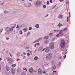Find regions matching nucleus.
<instances>
[{
    "label": "nucleus",
    "mask_w": 75,
    "mask_h": 75,
    "mask_svg": "<svg viewBox=\"0 0 75 75\" xmlns=\"http://www.w3.org/2000/svg\"><path fill=\"white\" fill-rule=\"evenodd\" d=\"M66 45V42L64 41V40H62L61 41L60 43V47L62 48H64L65 47V45Z\"/></svg>",
    "instance_id": "1"
},
{
    "label": "nucleus",
    "mask_w": 75,
    "mask_h": 75,
    "mask_svg": "<svg viewBox=\"0 0 75 75\" xmlns=\"http://www.w3.org/2000/svg\"><path fill=\"white\" fill-rule=\"evenodd\" d=\"M52 55L51 53H48L46 57V59L47 60H50L51 59V58H52Z\"/></svg>",
    "instance_id": "2"
},
{
    "label": "nucleus",
    "mask_w": 75,
    "mask_h": 75,
    "mask_svg": "<svg viewBox=\"0 0 75 75\" xmlns=\"http://www.w3.org/2000/svg\"><path fill=\"white\" fill-rule=\"evenodd\" d=\"M50 48L51 50H52V49H54V43H51L50 44Z\"/></svg>",
    "instance_id": "3"
},
{
    "label": "nucleus",
    "mask_w": 75,
    "mask_h": 75,
    "mask_svg": "<svg viewBox=\"0 0 75 75\" xmlns=\"http://www.w3.org/2000/svg\"><path fill=\"white\" fill-rule=\"evenodd\" d=\"M38 73L39 74H42L43 73L42 70L41 69H38Z\"/></svg>",
    "instance_id": "4"
},
{
    "label": "nucleus",
    "mask_w": 75,
    "mask_h": 75,
    "mask_svg": "<svg viewBox=\"0 0 75 75\" xmlns=\"http://www.w3.org/2000/svg\"><path fill=\"white\" fill-rule=\"evenodd\" d=\"M34 72V69L33 68H30L29 69V72L30 73H33Z\"/></svg>",
    "instance_id": "5"
},
{
    "label": "nucleus",
    "mask_w": 75,
    "mask_h": 75,
    "mask_svg": "<svg viewBox=\"0 0 75 75\" xmlns=\"http://www.w3.org/2000/svg\"><path fill=\"white\" fill-rule=\"evenodd\" d=\"M11 72L12 74H15V72H16V71L15 70V69L13 68L11 69Z\"/></svg>",
    "instance_id": "6"
},
{
    "label": "nucleus",
    "mask_w": 75,
    "mask_h": 75,
    "mask_svg": "<svg viewBox=\"0 0 75 75\" xmlns=\"http://www.w3.org/2000/svg\"><path fill=\"white\" fill-rule=\"evenodd\" d=\"M63 33V30H60L59 32V34H61V36H62V35H64V33Z\"/></svg>",
    "instance_id": "7"
},
{
    "label": "nucleus",
    "mask_w": 75,
    "mask_h": 75,
    "mask_svg": "<svg viewBox=\"0 0 75 75\" xmlns=\"http://www.w3.org/2000/svg\"><path fill=\"white\" fill-rule=\"evenodd\" d=\"M56 68H57L56 66L55 65H54L52 67V71H54V70L56 69Z\"/></svg>",
    "instance_id": "8"
},
{
    "label": "nucleus",
    "mask_w": 75,
    "mask_h": 75,
    "mask_svg": "<svg viewBox=\"0 0 75 75\" xmlns=\"http://www.w3.org/2000/svg\"><path fill=\"white\" fill-rule=\"evenodd\" d=\"M50 51V48L49 47H47L45 49V51L46 52H48Z\"/></svg>",
    "instance_id": "9"
},
{
    "label": "nucleus",
    "mask_w": 75,
    "mask_h": 75,
    "mask_svg": "<svg viewBox=\"0 0 75 75\" xmlns=\"http://www.w3.org/2000/svg\"><path fill=\"white\" fill-rule=\"evenodd\" d=\"M28 53L27 54V55L28 56H29V55H31V54H32L33 53V52L31 51H29L28 52Z\"/></svg>",
    "instance_id": "10"
},
{
    "label": "nucleus",
    "mask_w": 75,
    "mask_h": 75,
    "mask_svg": "<svg viewBox=\"0 0 75 75\" xmlns=\"http://www.w3.org/2000/svg\"><path fill=\"white\" fill-rule=\"evenodd\" d=\"M6 70L8 71H10V68H9V67H8V66H6Z\"/></svg>",
    "instance_id": "11"
},
{
    "label": "nucleus",
    "mask_w": 75,
    "mask_h": 75,
    "mask_svg": "<svg viewBox=\"0 0 75 75\" xmlns=\"http://www.w3.org/2000/svg\"><path fill=\"white\" fill-rule=\"evenodd\" d=\"M6 59H7V61H11V60H12L11 58H10L9 57H7L6 58Z\"/></svg>",
    "instance_id": "12"
},
{
    "label": "nucleus",
    "mask_w": 75,
    "mask_h": 75,
    "mask_svg": "<svg viewBox=\"0 0 75 75\" xmlns=\"http://www.w3.org/2000/svg\"><path fill=\"white\" fill-rule=\"evenodd\" d=\"M63 15H60L58 17V18H62L63 17Z\"/></svg>",
    "instance_id": "13"
},
{
    "label": "nucleus",
    "mask_w": 75,
    "mask_h": 75,
    "mask_svg": "<svg viewBox=\"0 0 75 75\" xmlns=\"http://www.w3.org/2000/svg\"><path fill=\"white\" fill-rule=\"evenodd\" d=\"M48 40H45V42H44V43L45 44H47L48 43Z\"/></svg>",
    "instance_id": "14"
},
{
    "label": "nucleus",
    "mask_w": 75,
    "mask_h": 75,
    "mask_svg": "<svg viewBox=\"0 0 75 75\" xmlns=\"http://www.w3.org/2000/svg\"><path fill=\"white\" fill-rule=\"evenodd\" d=\"M28 30H27V28H25L24 29H23V31L24 32H26V31H27Z\"/></svg>",
    "instance_id": "15"
},
{
    "label": "nucleus",
    "mask_w": 75,
    "mask_h": 75,
    "mask_svg": "<svg viewBox=\"0 0 75 75\" xmlns=\"http://www.w3.org/2000/svg\"><path fill=\"white\" fill-rule=\"evenodd\" d=\"M17 72H19V73L20 72H21V69H17Z\"/></svg>",
    "instance_id": "16"
},
{
    "label": "nucleus",
    "mask_w": 75,
    "mask_h": 75,
    "mask_svg": "<svg viewBox=\"0 0 75 75\" xmlns=\"http://www.w3.org/2000/svg\"><path fill=\"white\" fill-rule=\"evenodd\" d=\"M48 38H49V37H48V36H46V37H44V39L45 40H46L47 39H48Z\"/></svg>",
    "instance_id": "17"
},
{
    "label": "nucleus",
    "mask_w": 75,
    "mask_h": 75,
    "mask_svg": "<svg viewBox=\"0 0 75 75\" xmlns=\"http://www.w3.org/2000/svg\"><path fill=\"white\" fill-rule=\"evenodd\" d=\"M35 26L36 27V28H39V25L38 24H37L36 25H35Z\"/></svg>",
    "instance_id": "18"
},
{
    "label": "nucleus",
    "mask_w": 75,
    "mask_h": 75,
    "mask_svg": "<svg viewBox=\"0 0 75 75\" xmlns=\"http://www.w3.org/2000/svg\"><path fill=\"white\" fill-rule=\"evenodd\" d=\"M10 30V28H6V31H8V30Z\"/></svg>",
    "instance_id": "19"
},
{
    "label": "nucleus",
    "mask_w": 75,
    "mask_h": 75,
    "mask_svg": "<svg viewBox=\"0 0 75 75\" xmlns=\"http://www.w3.org/2000/svg\"><path fill=\"white\" fill-rule=\"evenodd\" d=\"M20 52H18L17 54V57H18V56H20Z\"/></svg>",
    "instance_id": "20"
},
{
    "label": "nucleus",
    "mask_w": 75,
    "mask_h": 75,
    "mask_svg": "<svg viewBox=\"0 0 75 75\" xmlns=\"http://www.w3.org/2000/svg\"><path fill=\"white\" fill-rule=\"evenodd\" d=\"M42 39H40L39 40H38L36 41H35L36 42H39L40 40H41Z\"/></svg>",
    "instance_id": "21"
},
{
    "label": "nucleus",
    "mask_w": 75,
    "mask_h": 75,
    "mask_svg": "<svg viewBox=\"0 0 75 75\" xmlns=\"http://www.w3.org/2000/svg\"><path fill=\"white\" fill-rule=\"evenodd\" d=\"M59 27H60V26H62V24H61L60 23H59V24L58 25Z\"/></svg>",
    "instance_id": "22"
},
{
    "label": "nucleus",
    "mask_w": 75,
    "mask_h": 75,
    "mask_svg": "<svg viewBox=\"0 0 75 75\" xmlns=\"http://www.w3.org/2000/svg\"><path fill=\"white\" fill-rule=\"evenodd\" d=\"M22 75H25V73L24 72H22L21 73Z\"/></svg>",
    "instance_id": "23"
},
{
    "label": "nucleus",
    "mask_w": 75,
    "mask_h": 75,
    "mask_svg": "<svg viewBox=\"0 0 75 75\" xmlns=\"http://www.w3.org/2000/svg\"><path fill=\"white\" fill-rule=\"evenodd\" d=\"M34 59L35 60H37V59H38V57H35L34 58Z\"/></svg>",
    "instance_id": "24"
},
{
    "label": "nucleus",
    "mask_w": 75,
    "mask_h": 75,
    "mask_svg": "<svg viewBox=\"0 0 75 75\" xmlns=\"http://www.w3.org/2000/svg\"><path fill=\"white\" fill-rule=\"evenodd\" d=\"M52 35H53V33H50L49 34V35L50 36H52Z\"/></svg>",
    "instance_id": "25"
},
{
    "label": "nucleus",
    "mask_w": 75,
    "mask_h": 75,
    "mask_svg": "<svg viewBox=\"0 0 75 75\" xmlns=\"http://www.w3.org/2000/svg\"><path fill=\"white\" fill-rule=\"evenodd\" d=\"M16 64H13L12 65V67H16Z\"/></svg>",
    "instance_id": "26"
},
{
    "label": "nucleus",
    "mask_w": 75,
    "mask_h": 75,
    "mask_svg": "<svg viewBox=\"0 0 75 75\" xmlns=\"http://www.w3.org/2000/svg\"><path fill=\"white\" fill-rule=\"evenodd\" d=\"M67 30V28H64V29L63 31H66V30Z\"/></svg>",
    "instance_id": "27"
},
{
    "label": "nucleus",
    "mask_w": 75,
    "mask_h": 75,
    "mask_svg": "<svg viewBox=\"0 0 75 75\" xmlns=\"http://www.w3.org/2000/svg\"><path fill=\"white\" fill-rule=\"evenodd\" d=\"M28 5L29 6H27L28 7H30V6H31V4L29 3L28 4Z\"/></svg>",
    "instance_id": "28"
},
{
    "label": "nucleus",
    "mask_w": 75,
    "mask_h": 75,
    "mask_svg": "<svg viewBox=\"0 0 75 75\" xmlns=\"http://www.w3.org/2000/svg\"><path fill=\"white\" fill-rule=\"evenodd\" d=\"M9 33V31H7L6 33V34H8Z\"/></svg>",
    "instance_id": "29"
},
{
    "label": "nucleus",
    "mask_w": 75,
    "mask_h": 75,
    "mask_svg": "<svg viewBox=\"0 0 75 75\" xmlns=\"http://www.w3.org/2000/svg\"><path fill=\"white\" fill-rule=\"evenodd\" d=\"M68 20H69V16H68L67 18V22H68Z\"/></svg>",
    "instance_id": "30"
},
{
    "label": "nucleus",
    "mask_w": 75,
    "mask_h": 75,
    "mask_svg": "<svg viewBox=\"0 0 75 75\" xmlns=\"http://www.w3.org/2000/svg\"><path fill=\"white\" fill-rule=\"evenodd\" d=\"M20 33L21 34H23V32L21 30H20Z\"/></svg>",
    "instance_id": "31"
},
{
    "label": "nucleus",
    "mask_w": 75,
    "mask_h": 75,
    "mask_svg": "<svg viewBox=\"0 0 75 75\" xmlns=\"http://www.w3.org/2000/svg\"><path fill=\"white\" fill-rule=\"evenodd\" d=\"M13 28H14V27H13V28H10V31H12V30H13Z\"/></svg>",
    "instance_id": "32"
},
{
    "label": "nucleus",
    "mask_w": 75,
    "mask_h": 75,
    "mask_svg": "<svg viewBox=\"0 0 75 75\" xmlns=\"http://www.w3.org/2000/svg\"><path fill=\"white\" fill-rule=\"evenodd\" d=\"M43 8H46V6H45V5H43Z\"/></svg>",
    "instance_id": "33"
},
{
    "label": "nucleus",
    "mask_w": 75,
    "mask_h": 75,
    "mask_svg": "<svg viewBox=\"0 0 75 75\" xmlns=\"http://www.w3.org/2000/svg\"><path fill=\"white\" fill-rule=\"evenodd\" d=\"M20 27V26L18 25H17V27H16V28H19Z\"/></svg>",
    "instance_id": "34"
},
{
    "label": "nucleus",
    "mask_w": 75,
    "mask_h": 75,
    "mask_svg": "<svg viewBox=\"0 0 75 75\" xmlns=\"http://www.w3.org/2000/svg\"><path fill=\"white\" fill-rule=\"evenodd\" d=\"M54 31H55V32H58V31H59V30H54Z\"/></svg>",
    "instance_id": "35"
},
{
    "label": "nucleus",
    "mask_w": 75,
    "mask_h": 75,
    "mask_svg": "<svg viewBox=\"0 0 75 75\" xmlns=\"http://www.w3.org/2000/svg\"><path fill=\"white\" fill-rule=\"evenodd\" d=\"M62 56H60V57H59V59H62Z\"/></svg>",
    "instance_id": "36"
},
{
    "label": "nucleus",
    "mask_w": 75,
    "mask_h": 75,
    "mask_svg": "<svg viewBox=\"0 0 75 75\" xmlns=\"http://www.w3.org/2000/svg\"><path fill=\"white\" fill-rule=\"evenodd\" d=\"M32 29V28L30 27L29 28V30H31Z\"/></svg>",
    "instance_id": "37"
},
{
    "label": "nucleus",
    "mask_w": 75,
    "mask_h": 75,
    "mask_svg": "<svg viewBox=\"0 0 75 75\" xmlns=\"http://www.w3.org/2000/svg\"><path fill=\"white\" fill-rule=\"evenodd\" d=\"M45 66H46V67H47V66H48V64H45Z\"/></svg>",
    "instance_id": "38"
},
{
    "label": "nucleus",
    "mask_w": 75,
    "mask_h": 75,
    "mask_svg": "<svg viewBox=\"0 0 75 75\" xmlns=\"http://www.w3.org/2000/svg\"><path fill=\"white\" fill-rule=\"evenodd\" d=\"M59 36V34H58L57 35H56V37H58Z\"/></svg>",
    "instance_id": "39"
},
{
    "label": "nucleus",
    "mask_w": 75,
    "mask_h": 75,
    "mask_svg": "<svg viewBox=\"0 0 75 75\" xmlns=\"http://www.w3.org/2000/svg\"><path fill=\"white\" fill-rule=\"evenodd\" d=\"M50 3V2H49V1H47V4H49Z\"/></svg>",
    "instance_id": "40"
},
{
    "label": "nucleus",
    "mask_w": 75,
    "mask_h": 75,
    "mask_svg": "<svg viewBox=\"0 0 75 75\" xmlns=\"http://www.w3.org/2000/svg\"><path fill=\"white\" fill-rule=\"evenodd\" d=\"M30 34V32H29L28 34H27V36H28V35L29 34Z\"/></svg>",
    "instance_id": "41"
},
{
    "label": "nucleus",
    "mask_w": 75,
    "mask_h": 75,
    "mask_svg": "<svg viewBox=\"0 0 75 75\" xmlns=\"http://www.w3.org/2000/svg\"><path fill=\"white\" fill-rule=\"evenodd\" d=\"M64 1V0H59L61 2L62 1Z\"/></svg>",
    "instance_id": "42"
},
{
    "label": "nucleus",
    "mask_w": 75,
    "mask_h": 75,
    "mask_svg": "<svg viewBox=\"0 0 75 75\" xmlns=\"http://www.w3.org/2000/svg\"><path fill=\"white\" fill-rule=\"evenodd\" d=\"M50 3H52V0H50Z\"/></svg>",
    "instance_id": "43"
},
{
    "label": "nucleus",
    "mask_w": 75,
    "mask_h": 75,
    "mask_svg": "<svg viewBox=\"0 0 75 75\" xmlns=\"http://www.w3.org/2000/svg\"><path fill=\"white\" fill-rule=\"evenodd\" d=\"M23 55H26V53L25 52H24L23 53Z\"/></svg>",
    "instance_id": "44"
},
{
    "label": "nucleus",
    "mask_w": 75,
    "mask_h": 75,
    "mask_svg": "<svg viewBox=\"0 0 75 75\" xmlns=\"http://www.w3.org/2000/svg\"><path fill=\"white\" fill-rule=\"evenodd\" d=\"M66 4H69V2L68 1H67V2H66Z\"/></svg>",
    "instance_id": "45"
},
{
    "label": "nucleus",
    "mask_w": 75,
    "mask_h": 75,
    "mask_svg": "<svg viewBox=\"0 0 75 75\" xmlns=\"http://www.w3.org/2000/svg\"><path fill=\"white\" fill-rule=\"evenodd\" d=\"M69 17H71V13H70V12L69 13Z\"/></svg>",
    "instance_id": "46"
},
{
    "label": "nucleus",
    "mask_w": 75,
    "mask_h": 75,
    "mask_svg": "<svg viewBox=\"0 0 75 75\" xmlns=\"http://www.w3.org/2000/svg\"><path fill=\"white\" fill-rule=\"evenodd\" d=\"M10 56H11V58H13V57L12 56V55L11 54Z\"/></svg>",
    "instance_id": "47"
},
{
    "label": "nucleus",
    "mask_w": 75,
    "mask_h": 75,
    "mask_svg": "<svg viewBox=\"0 0 75 75\" xmlns=\"http://www.w3.org/2000/svg\"><path fill=\"white\" fill-rule=\"evenodd\" d=\"M36 45H40V44L39 43H37L36 44Z\"/></svg>",
    "instance_id": "48"
},
{
    "label": "nucleus",
    "mask_w": 75,
    "mask_h": 75,
    "mask_svg": "<svg viewBox=\"0 0 75 75\" xmlns=\"http://www.w3.org/2000/svg\"><path fill=\"white\" fill-rule=\"evenodd\" d=\"M66 55H65V56H64V59L65 58V57H66Z\"/></svg>",
    "instance_id": "49"
},
{
    "label": "nucleus",
    "mask_w": 75,
    "mask_h": 75,
    "mask_svg": "<svg viewBox=\"0 0 75 75\" xmlns=\"http://www.w3.org/2000/svg\"><path fill=\"white\" fill-rule=\"evenodd\" d=\"M46 72H45V71H44L43 72V74H46Z\"/></svg>",
    "instance_id": "50"
},
{
    "label": "nucleus",
    "mask_w": 75,
    "mask_h": 75,
    "mask_svg": "<svg viewBox=\"0 0 75 75\" xmlns=\"http://www.w3.org/2000/svg\"><path fill=\"white\" fill-rule=\"evenodd\" d=\"M4 13H7V11H4Z\"/></svg>",
    "instance_id": "51"
},
{
    "label": "nucleus",
    "mask_w": 75,
    "mask_h": 75,
    "mask_svg": "<svg viewBox=\"0 0 75 75\" xmlns=\"http://www.w3.org/2000/svg\"><path fill=\"white\" fill-rule=\"evenodd\" d=\"M35 47H37V44L35 45Z\"/></svg>",
    "instance_id": "52"
},
{
    "label": "nucleus",
    "mask_w": 75,
    "mask_h": 75,
    "mask_svg": "<svg viewBox=\"0 0 75 75\" xmlns=\"http://www.w3.org/2000/svg\"><path fill=\"white\" fill-rule=\"evenodd\" d=\"M25 56L23 57V59H25Z\"/></svg>",
    "instance_id": "53"
},
{
    "label": "nucleus",
    "mask_w": 75,
    "mask_h": 75,
    "mask_svg": "<svg viewBox=\"0 0 75 75\" xmlns=\"http://www.w3.org/2000/svg\"><path fill=\"white\" fill-rule=\"evenodd\" d=\"M18 60H20V59H17V61H18Z\"/></svg>",
    "instance_id": "54"
},
{
    "label": "nucleus",
    "mask_w": 75,
    "mask_h": 75,
    "mask_svg": "<svg viewBox=\"0 0 75 75\" xmlns=\"http://www.w3.org/2000/svg\"><path fill=\"white\" fill-rule=\"evenodd\" d=\"M45 50V49H43L42 50V51H44Z\"/></svg>",
    "instance_id": "55"
},
{
    "label": "nucleus",
    "mask_w": 75,
    "mask_h": 75,
    "mask_svg": "<svg viewBox=\"0 0 75 75\" xmlns=\"http://www.w3.org/2000/svg\"><path fill=\"white\" fill-rule=\"evenodd\" d=\"M26 70V71H27V69H26V68H25V70Z\"/></svg>",
    "instance_id": "56"
},
{
    "label": "nucleus",
    "mask_w": 75,
    "mask_h": 75,
    "mask_svg": "<svg viewBox=\"0 0 75 75\" xmlns=\"http://www.w3.org/2000/svg\"><path fill=\"white\" fill-rule=\"evenodd\" d=\"M4 4V3H3V4H1V5H3V4Z\"/></svg>",
    "instance_id": "57"
},
{
    "label": "nucleus",
    "mask_w": 75,
    "mask_h": 75,
    "mask_svg": "<svg viewBox=\"0 0 75 75\" xmlns=\"http://www.w3.org/2000/svg\"><path fill=\"white\" fill-rule=\"evenodd\" d=\"M36 4L37 6V5H38V3H37V2H36Z\"/></svg>",
    "instance_id": "58"
},
{
    "label": "nucleus",
    "mask_w": 75,
    "mask_h": 75,
    "mask_svg": "<svg viewBox=\"0 0 75 75\" xmlns=\"http://www.w3.org/2000/svg\"><path fill=\"white\" fill-rule=\"evenodd\" d=\"M1 59H2L1 58H0V61H1Z\"/></svg>",
    "instance_id": "59"
},
{
    "label": "nucleus",
    "mask_w": 75,
    "mask_h": 75,
    "mask_svg": "<svg viewBox=\"0 0 75 75\" xmlns=\"http://www.w3.org/2000/svg\"><path fill=\"white\" fill-rule=\"evenodd\" d=\"M0 70H1V66L0 65Z\"/></svg>",
    "instance_id": "60"
},
{
    "label": "nucleus",
    "mask_w": 75,
    "mask_h": 75,
    "mask_svg": "<svg viewBox=\"0 0 75 75\" xmlns=\"http://www.w3.org/2000/svg\"><path fill=\"white\" fill-rule=\"evenodd\" d=\"M29 1H32L33 0H29Z\"/></svg>",
    "instance_id": "61"
},
{
    "label": "nucleus",
    "mask_w": 75,
    "mask_h": 75,
    "mask_svg": "<svg viewBox=\"0 0 75 75\" xmlns=\"http://www.w3.org/2000/svg\"><path fill=\"white\" fill-rule=\"evenodd\" d=\"M47 16H48V15L47 14V16H46V17H47Z\"/></svg>",
    "instance_id": "62"
},
{
    "label": "nucleus",
    "mask_w": 75,
    "mask_h": 75,
    "mask_svg": "<svg viewBox=\"0 0 75 75\" xmlns=\"http://www.w3.org/2000/svg\"><path fill=\"white\" fill-rule=\"evenodd\" d=\"M26 48H27V49H28V48H29V47H27Z\"/></svg>",
    "instance_id": "63"
},
{
    "label": "nucleus",
    "mask_w": 75,
    "mask_h": 75,
    "mask_svg": "<svg viewBox=\"0 0 75 75\" xmlns=\"http://www.w3.org/2000/svg\"><path fill=\"white\" fill-rule=\"evenodd\" d=\"M23 71L25 70V69H23Z\"/></svg>",
    "instance_id": "64"
}]
</instances>
